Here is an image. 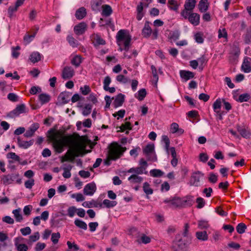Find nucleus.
Here are the masks:
<instances>
[{
    "label": "nucleus",
    "mask_w": 251,
    "mask_h": 251,
    "mask_svg": "<svg viewBox=\"0 0 251 251\" xmlns=\"http://www.w3.org/2000/svg\"><path fill=\"white\" fill-rule=\"evenodd\" d=\"M39 124L38 123H33L24 133V136L27 138L33 136L35 131L39 128Z\"/></svg>",
    "instance_id": "16"
},
{
    "label": "nucleus",
    "mask_w": 251,
    "mask_h": 251,
    "mask_svg": "<svg viewBox=\"0 0 251 251\" xmlns=\"http://www.w3.org/2000/svg\"><path fill=\"white\" fill-rule=\"evenodd\" d=\"M72 166L71 165H68L67 167L64 168V172L62 174L63 176L65 178H69L71 176V170Z\"/></svg>",
    "instance_id": "49"
},
{
    "label": "nucleus",
    "mask_w": 251,
    "mask_h": 251,
    "mask_svg": "<svg viewBox=\"0 0 251 251\" xmlns=\"http://www.w3.org/2000/svg\"><path fill=\"white\" fill-rule=\"evenodd\" d=\"M21 49L20 46H17L16 47H13L12 48V56L15 59L18 58L20 53L18 51Z\"/></svg>",
    "instance_id": "57"
},
{
    "label": "nucleus",
    "mask_w": 251,
    "mask_h": 251,
    "mask_svg": "<svg viewBox=\"0 0 251 251\" xmlns=\"http://www.w3.org/2000/svg\"><path fill=\"white\" fill-rule=\"evenodd\" d=\"M1 180L5 185L11 184L12 182L15 181L18 184H21L22 183V179L19 177L18 174H11L4 175L1 178Z\"/></svg>",
    "instance_id": "6"
},
{
    "label": "nucleus",
    "mask_w": 251,
    "mask_h": 251,
    "mask_svg": "<svg viewBox=\"0 0 251 251\" xmlns=\"http://www.w3.org/2000/svg\"><path fill=\"white\" fill-rule=\"evenodd\" d=\"M125 95L119 93L115 97L113 101V105L114 108H117L121 106L125 101Z\"/></svg>",
    "instance_id": "18"
},
{
    "label": "nucleus",
    "mask_w": 251,
    "mask_h": 251,
    "mask_svg": "<svg viewBox=\"0 0 251 251\" xmlns=\"http://www.w3.org/2000/svg\"><path fill=\"white\" fill-rule=\"evenodd\" d=\"M75 75L74 69L70 66L65 67L62 73V77L64 79H71Z\"/></svg>",
    "instance_id": "12"
},
{
    "label": "nucleus",
    "mask_w": 251,
    "mask_h": 251,
    "mask_svg": "<svg viewBox=\"0 0 251 251\" xmlns=\"http://www.w3.org/2000/svg\"><path fill=\"white\" fill-rule=\"evenodd\" d=\"M82 205L85 207L91 208V207H97L101 208L102 204L101 202L97 200H92L89 201H84L82 203Z\"/></svg>",
    "instance_id": "21"
},
{
    "label": "nucleus",
    "mask_w": 251,
    "mask_h": 251,
    "mask_svg": "<svg viewBox=\"0 0 251 251\" xmlns=\"http://www.w3.org/2000/svg\"><path fill=\"white\" fill-rule=\"evenodd\" d=\"M124 151V148L121 145L113 142L109 146L108 157L110 160H116L123 155Z\"/></svg>",
    "instance_id": "2"
},
{
    "label": "nucleus",
    "mask_w": 251,
    "mask_h": 251,
    "mask_svg": "<svg viewBox=\"0 0 251 251\" xmlns=\"http://www.w3.org/2000/svg\"><path fill=\"white\" fill-rule=\"evenodd\" d=\"M97 190L96 185L92 182L86 184L83 189L84 194L88 196H92Z\"/></svg>",
    "instance_id": "13"
},
{
    "label": "nucleus",
    "mask_w": 251,
    "mask_h": 251,
    "mask_svg": "<svg viewBox=\"0 0 251 251\" xmlns=\"http://www.w3.org/2000/svg\"><path fill=\"white\" fill-rule=\"evenodd\" d=\"M236 228L239 234H243L247 229V226L244 223H241L238 224Z\"/></svg>",
    "instance_id": "54"
},
{
    "label": "nucleus",
    "mask_w": 251,
    "mask_h": 251,
    "mask_svg": "<svg viewBox=\"0 0 251 251\" xmlns=\"http://www.w3.org/2000/svg\"><path fill=\"white\" fill-rule=\"evenodd\" d=\"M181 207L186 206H191L194 203V197L192 196H187L181 198Z\"/></svg>",
    "instance_id": "24"
},
{
    "label": "nucleus",
    "mask_w": 251,
    "mask_h": 251,
    "mask_svg": "<svg viewBox=\"0 0 251 251\" xmlns=\"http://www.w3.org/2000/svg\"><path fill=\"white\" fill-rule=\"evenodd\" d=\"M75 225L78 227L82 229L83 230H87V225L86 223L78 219H76L74 221Z\"/></svg>",
    "instance_id": "45"
},
{
    "label": "nucleus",
    "mask_w": 251,
    "mask_h": 251,
    "mask_svg": "<svg viewBox=\"0 0 251 251\" xmlns=\"http://www.w3.org/2000/svg\"><path fill=\"white\" fill-rule=\"evenodd\" d=\"M218 32L219 38H224L226 39V41H227L228 34L225 28H223L222 29H219Z\"/></svg>",
    "instance_id": "52"
},
{
    "label": "nucleus",
    "mask_w": 251,
    "mask_h": 251,
    "mask_svg": "<svg viewBox=\"0 0 251 251\" xmlns=\"http://www.w3.org/2000/svg\"><path fill=\"white\" fill-rule=\"evenodd\" d=\"M90 151H86L84 150V149H81L75 152L68 151L65 155L62 157L61 162L65 161L73 162L75 157H78L79 156H83L86 153L89 152Z\"/></svg>",
    "instance_id": "3"
},
{
    "label": "nucleus",
    "mask_w": 251,
    "mask_h": 251,
    "mask_svg": "<svg viewBox=\"0 0 251 251\" xmlns=\"http://www.w3.org/2000/svg\"><path fill=\"white\" fill-rule=\"evenodd\" d=\"M143 152L146 156L147 160L156 161L157 157L154 151V145L153 144H148L143 149Z\"/></svg>",
    "instance_id": "5"
},
{
    "label": "nucleus",
    "mask_w": 251,
    "mask_h": 251,
    "mask_svg": "<svg viewBox=\"0 0 251 251\" xmlns=\"http://www.w3.org/2000/svg\"><path fill=\"white\" fill-rule=\"evenodd\" d=\"M179 74L180 77L183 79L185 82L194 78L195 76V74L189 71L180 70Z\"/></svg>",
    "instance_id": "19"
},
{
    "label": "nucleus",
    "mask_w": 251,
    "mask_h": 251,
    "mask_svg": "<svg viewBox=\"0 0 251 251\" xmlns=\"http://www.w3.org/2000/svg\"><path fill=\"white\" fill-rule=\"evenodd\" d=\"M128 180L132 183H139L143 181V178L137 175H132L128 178Z\"/></svg>",
    "instance_id": "44"
},
{
    "label": "nucleus",
    "mask_w": 251,
    "mask_h": 251,
    "mask_svg": "<svg viewBox=\"0 0 251 251\" xmlns=\"http://www.w3.org/2000/svg\"><path fill=\"white\" fill-rule=\"evenodd\" d=\"M152 32V29L150 26V22L146 21L145 23L144 27L142 31V34L145 38H148L150 37Z\"/></svg>",
    "instance_id": "25"
},
{
    "label": "nucleus",
    "mask_w": 251,
    "mask_h": 251,
    "mask_svg": "<svg viewBox=\"0 0 251 251\" xmlns=\"http://www.w3.org/2000/svg\"><path fill=\"white\" fill-rule=\"evenodd\" d=\"M145 2H140L139 4L137 6L136 10L137 12H143L144 6L148 7L149 4L152 2V0H145Z\"/></svg>",
    "instance_id": "41"
},
{
    "label": "nucleus",
    "mask_w": 251,
    "mask_h": 251,
    "mask_svg": "<svg viewBox=\"0 0 251 251\" xmlns=\"http://www.w3.org/2000/svg\"><path fill=\"white\" fill-rule=\"evenodd\" d=\"M194 38L196 42L199 44H202L204 41L203 34L201 32L196 33L194 35Z\"/></svg>",
    "instance_id": "58"
},
{
    "label": "nucleus",
    "mask_w": 251,
    "mask_h": 251,
    "mask_svg": "<svg viewBox=\"0 0 251 251\" xmlns=\"http://www.w3.org/2000/svg\"><path fill=\"white\" fill-rule=\"evenodd\" d=\"M86 28V24L84 22H81L74 26V30L76 35H81L85 33Z\"/></svg>",
    "instance_id": "15"
},
{
    "label": "nucleus",
    "mask_w": 251,
    "mask_h": 251,
    "mask_svg": "<svg viewBox=\"0 0 251 251\" xmlns=\"http://www.w3.org/2000/svg\"><path fill=\"white\" fill-rule=\"evenodd\" d=\"M71 95L72 93L69 92H63L59 95L58 99L62 101V104H66L69 102Z\"/></svg>",
    "instance_id": "23"
},
{
    "label": "nucleus",
    "mask_w": 251,
    "mask_h": 251,
    "mask_svg": "<svg viewBox=\"0 0 251 251\" xmlns=\"http://www.w3.org/2000/svg\"><path fill=\"white\" fill-rule=\"evenodd\" d=\"M83 58L80 55H75L71 60V63L75 68L78 67L82 63Z\"/></svg>",
    "instance_id": "31"
},
{
    "label": "nucleus",
    "mask_w": 251,
    "mask_h": 251,
    "mask_svg": "<svg viewBox=\"0 0 251 251\" xmlns=\"http://www.w3.org/2000/svg\"><path fill=\"white\" fill-rule=\"evenodd\" d=\"M168 6L170 10L176 12L177 11L179 7V4L175 0H168Z\"/></svg>",
    "instance_id": "40"
},
{
    "label": "nucleus",
    "mask_w": 251,
    "mask_h": 251,
    "mask_svg": "<svg viewBox=\"0 0 251 251\" xmlns=\"http://www.w3.org/2000/svg\"><path fill=\"white\" fill-rule=\"evenodd\" d=\"M163 202L165 203H170V206L175 208L181 207V198L178 197L166 199Z\"/></svg>",
    "instance_id": "9"
},
{
    "label": "nucleus",
    "mask_w": 251,
    "mask_h": 251,
    "mask_svg": "<svg viewBox=\"0 0 251 251\" xmlns=\"http://www.w3.org/2000/svg\"><path fill=\"white\" fill-rule=\"evenodd\" d=\"M102 16L107 17L110 16L112 13V9L111 7L108 4H104L102 6Z\"/></svg>",
    "instance_id": "34"
},
{
    "label": "nucleus",
    "mask_w": 251,
    "mask_h": 251,
    "mask_svg": "<svg viewBox=\"0 0 251 251\" xmlns=\"http://www.w3.org/2000/svg\"><path fill=\"white\" fill-rule=\"evenodd\" d=\"M151 176L153 177H160L163 176L164 173L159 169H152L150 171Z\"/></svg>",
    "instance_id": "56"
},
{
    "label": "nucleus",
    "mask_w": 251,
    "mask_h": 251,
    "mask_svg": "<svg viewBox=\"0 0 251 251\" xmlns=\"http://www.w3.org/2000/svg\"><path fill=\"white\" fill-rule=\"evenodd\" d=\"M64 146V141L63 140H56L53 143L54 148L58 153L62 152Z\"/></svg>",
    "instance_id": "29"
},
{
    "label": "nucleus",
    "mask_w": 251,
    "mask_h": 251,
    "mask_svg": "<svg viewBox=\"0 0 251 251\" xmlns=\"http://www.w3.org/2000/svg\"><path fill=\"white\" fill-rule=\"evenodd\" d=\"M38 98L42 105L49 102L50 100V96L46 93L40 94L38 96Z\"/></svg>",
    "instance_id": "37"
},
{
    "label": "nucleus",
    "mask_w": 251,
    "mask_h": 251,
    "mask_svg": "<svg viewBox=\"0 0 251 251\" xmlns=\"http://www.w3.org/2000/svg\"><path fill=\"white\" fill-rule=\"evenodd\" d=\"M42 55L38 51L32 52L29 57L30 61L33 63H35L41 60Z\"/></svg>",
    "instance_id": "30"
},
{
    "label": "nucleus",
    "mask_w": 251,
    "mask_h": 251,
    "mask_svg": "<svg viewBox=\"0 0 251 251\" xmlns=\"http://www.w3.org/2000/svg\"><path fill=\"white\" fill-rule=\"evenodd\" d=\"M23 239L22 237H16L14 239V244L17 251H27L28 246L25 244H20V240Z\"/></svg>",
    "instance_id": "20"
},
{
    "label": "nucleus",
    "mask_w": 251,
    "mask_h": 251,
    "mask_svg": "<svg viewBox=\"0 0 251 251\" xmlns=\"http://www.w3.org/2000/svg\"><path fill=\"white\" fill-rule=\"evenodd\" d=\"M120 130L119 131L121 132H124L126 130H131L132 126L131 123L129 122H126L125 124H122L119 127Z\"/></svg>",
    "instance_id": "53"
},
{
    "label": "nucleus",
    "mask_w": 251,
    "mask_h": 251,
    "mask_svg": "<svg viewBox=\"0 0 251 251\" xmlns=\"http://www.w3.org/2000/svg\"><path fill=\"white\" fill-rule=\"evenodd\" d=\"M104 2V0H91V4L92 10L95 11H100Z\"/></svg>",
    "instance_id": "27"
},
{
    "label": "nucleus",
    "mask_w": 251,
    "mask_h": 251,
    "mask_svg": "<svg viewBox=\"0 0 251 251\" xmlns=\"http://www.w3.org/2000/svg\"><path fill=\"white\" fill-rule=\"evenodd\" d=\"M196 236L198 240L203 241H207L208 239V236L206 231L196 232Z\"/></svg>",
    "instance_id": "38"
},
{
    "label": "nucleus",
    "mask_w": 251,
    "mask_h": 251,
    "mask_svg": "<svg viewBox=\"0 0 251 251\" xmlns=\"http://www.w3.org/2000/svg\"><path fill=\"white\" fill-rule=\"evenodd\" d=\"M180 15L194 26H197L200 23V15L193 11L180 14Z\"/></svg>",
    "instance_id": "4"
},
{
    "label": "nucleus",
    "mask_w": 251,
    "mask_h": 251,
    "mask_svg": "<svg viewBox=\"0 0 251 251\" xmlns=\"http://www.w3.org/2000/svg\"><path fill=\"white\" fill-rule=\"evenodd\" d=\"M92 108V105L90 104H86L82 109V114L85 116H88L91 113Z\"/></svg>",
    "instance_id": "55"
},
{
    "label": "nucleus",
    "mask_w": 251,
    "mask_h": 251,
    "mask_svg": "<svg viewBox=\"0 0 251 251\" xmlns=\"http://www.w3.org/2000/svg\"><path fill=\"white\" fill-rule=\"evenodd\" d=\"M25 112V106L24 104H21L18 105L16 108L12 111H10L7 116L11 117L14 118L15 117L18 116L19 115Z\"/></svg>",
    "instance_id": "8"
},
{
    "label": "nucleus",
    "mask_w": 251,
    "mask_h": 251,
    "mask_svg": "<svg viewBox=\"0 0 251 251\" xmlns=\"http://www.w3.org/2000/svg\"><path fill=\"white\" fill-rule=\"evenodd\" d=\"M239 57V56H236L235 55L229 53L228 56V60L229 63L232 65H235L237 64Z\"/></svg>",
    "instance_id": "51"
},
{
    "label": "nucleus",
    "mask_w": 251,
    "mask_h": 251,
    "mask_svg": "<svg viewBox=\"0 0 251 251\" xmlns=\"http://www.w3.org/2000/svg\"><path fill=\"white\" fill-rule=\"evenodd\" d=\"M66 39L69 45L73 48H76L79 44V42L72 35H68Z\"/></svg>",
    "instance_id": "42"
},
{
    "label": "nucleus",
    "mask_w": 251,
    "mask_h": 251,
    "mask_svg": "<svg viewBox=\"0 0 251 251\" xmlns=\"http://www.w3.org/2000/svg\"><path fill=\"white\" fill-rule=\"evenodd\" d=\"M176 245L177 246L178 249L182 251H186L188 249V244L182 239H178L176 241Z\"/></svg>",
    "instance_id": "39"
},
{
    "label": "nucleus",
    "mask_w": 251,
    "mask_h": 251,
    "mask_svg": "<svg viewBox=\"0 0 251 251\" xmlns=\"http://www.w3.org/2000/svg\"><path fill=\"white\" fill-rule=\"evenodd\" d=\"M21 209L20 208L13 210L12 213L14 214V218L17 222H21L23 220L22 215L21 214Z\"/></svg>",
    "instance_id": "43"
},
{
    "label": "nucleus",
    "mask_w": 251,
    "mask_h": 251,
    "mask_svg": "<svg viewBox=\"0 0 251 251\" xmlns=\"http://www.w3.org/2000/svg\"><path fill=\"white\" fill-rule=\"evenodd\" d=\"M209 226L208 222L204 220H201L198 222V227L200 229H207Z\"/></svg>",
    "instance_id": "60"
},
{
    "label": "nucleus",
    "mask_w": 251,
    "mask_h": 251,
    "mask_svg": "<svg viewBox=\"0 0 251 251\" xmlns=\"http://www.w3.org/2000/svg\"><path fill=\"white\" fill-rule=\"evenodd\" d=\"M143 189L145 193L147 195H151L153 193L152 189L150 187L149 183L147 182H145L143 184Z\"/></svg>",
    "instance_id": "50"
},
{
    "label": "nucleus",
    "mask_w": 251,
    "mask_h": 251,
    "mask_svg": "<svg viewBox=\"0 0 251 251\" xmlns=\"http://www.w3.org/2000/svg\"><path fill=\"white\" fill-rule=\"evenodd\" d=\"M86 15V9L83 7H81L78 9L75 14V17L78 20H81L84 17H85Z\"/></svg>",
    "instance_id": "32"
},
{
    "label": "nucleus",
    "mask_w": 251,
    "mask_h": 251,
    "mask_svg": "<svg viewBox=\"0 0 251 251\" xmlns=\"http://www.w3.org/2000/svg\"><path fill=\"white\" fill-rule=\"evenodd\" d=\"M241 69L245 73H249L251 72V58L248 56L244 58Z\"/></svg>",
    "instance_id": "14"
},
{
    "label": "nucleus",
    "mask_w": 251,
    "mask_h": 251,
    "mask_svg": "<svg viewBox=\"0 0 251 251\" xmlns=\"http://www.w3.org/2000/svg\"><path fill=\"white\" fill-rule=\"evenodd\" d=\"M237 130L241 136L245 139H249L251 137V132L248 128L238 126Z\"/></svg>",
    "instance_id": "17"
},
{
    "label": "nucleus",
    "mask_w": 251,
    "mask_h": 251,
    "mask_svg": "<svg viewBox=\"0 0 251 251\" xmlns=\"http://www.w3.org/2000/svg\"><path fill=\"white\" fill-rule=\"evenodd\" d=\"M203 176L204 174L201 171H198L194 172L191 176L190 181V185L196 187L200 186V179Z\"/></svg>",
    "instance_id": "7"
},
{
    "label": "nucleus",
    "mask_w": 251,
    "mask_h": 251,
    "mask_svg": "<svg viewBox=\"0 0 251 251\" xmlns=\"http://www.w3.org/2000/svg\"><path fill=\"white\" fill-rule=\"evenodd\" d=\"M229 54L235 55L236 56L240 55L241 53L240 48L239 47L238 43H234L231 47V50H230Z\"/></svg>",
    "instance_id": "33"
},
{
    "label": "nucleus",
    "mask_w": 251,
    "mask_h": 251,
    "mask_svg": "<svg viewBox=\"0 0 251 251\" xmlns=\"http://www.w3.org/2000/svg\"><path fill=\"white\" fill-rule=\"evenodd\" d=\"M180 36V32L178 30L170 31L168 35V38L171 41H176L178 39Z\"/></svg>",
    "instance_id": "36"
},
{
    "label": "nucleus",
    "mask_w": 251,
    "mask_h": 251,
    "mask_svg": "<svg viewBox=\"0 0 251 251\" xmlns=\"http://www.w3.org/2000/svg\"><path fill=\"white\" fill-rule=\"evenodd\" d=\"M147 95V91L145 88H142L140 89L138 92L137 94H135V98H136L138 100L141 101L143 100L144 98L146 97Z\"/></svg>",
    "instance_id": "47"
},
{
    "label": "nucleus",
    "mask_w": 251,
    "mask_h": 251,
    "mask_svg": "<svg viewBox=\"0 0 251 251\" xmlns=\"http://www.w3.org/2000/svg\"><path fill=\"white\" fill-rule=\"evenodd\" d=\"M60 238V234L59 232L53 233L51 234V240L54 244H56Z\"/></svg>",
    "instance_id": "61"
},
{
    "label": "nucleus",
    "mask_w": 251,
    "mask_h": 251,
    "mask_svg": "<svg viewBox=\"0 0 251 251\" xmlns=\"http://www.w3.org/2000/svg\"><path fill=\"white\" fill-rule=\"evenodd\" d=\"M251 98L250 94L248 93H244L240 95L237 101L240 102H247Z\"/></svg>",
    "instance_id": "48"
},
{
    "label": "nucleus",
    "mask_w": 251,
    "mask_h": 251,
    "mask_svg": "<svg viewBox=\"0 0 251 251\" xmlns=\"http://www.w3.org/2000/svg\"><path fill=\"white\" fill-rule=\"evenodd\" d=\"M34 140L31 139L29 141H25L22 140L20 137L17 138V142L19 147L23 149H27L34 143Z\"/></svg>",
    "instance_id": "26"
},
{
    "label": "nucleus",
    "mask_w": 251,
    "mask_h": 251,
    "mask_svg": "<svg viewBox=\"0 0 251 251\" xmlns=\"http://www.w3.org/2000/svg\"><path fill=\"white\" fill-rule=\"evenodd\" d=\"M90 38L95 47L100 45H104L106 44L105 41L98 33L92 34L90 36Z\"/></svg>",
    "instance_id": "11"
},
{
    "label": "nucleus",
    "mask_w": 251,
    "mask_h": 251,
    "mask_svg": "<svg viewBox=\"0 0 251 251\" xmlns=\"http://www.w3.org/2000/svg\"><path fill=\"white\" fill-rule=\"evenodd\" d=\"M222 100L220 98L217 99L213 104V110L215 112H218L221 111Z\"/></svg>",
    "instance_id": "46"
},
{
    "label": "nucleus",
    "mask_w": 251,
    "mask_h": 251,
    "mask_svg": "<svg viewBox=\"0 0 251 251\" xmlns=\"http://www.w3.org/2000/svg\"><path fill=\"white\" fill-rule=\"evenodd\" d=\"M196 0H185L184 4V9L181 11L180 14L193 11L196 6Z\"/></svg>",
    "instance_id": "10"
},
{
    "label": "nucleus",
    "mask_w": 251,
    "mask_h": 251,
    "mask_svg": "<svg viewBox=\"0 0 251 251\" xmlns=\"http://www.w3.org/2000/svg\"><path fill=\"white\" fill-rule=\"evenodd\" d=\"M196 201L197 203V208H199V209L202 208L205 205V203L204 200L201 197L198 198L196 199Z\"/></svg>",
    "instance_id": "62"
},
{
    "label": "nucleus",
    "mask_w": 251,
    "mask_h": 251,
    "mask_svg": "<svg viewBox=\"0 0 251 251\" xmlns=\"http://www.w3.org/2000/svg\"><path fill=\"white\" fill-rule=\"evenodd\" d=\"M117 81L120 83L126 84L128 82V79L123 75H119L116 76Z\"/></svg>",
    "instance_id": "64"
},
{
    "label": "nucleus",
    "mask_w": 251,
    "mask_h": 251,
    "mask_svg": "<svg viewBox=\"0 0 251 251\" xmlns=\"http://www.w3.org/2000/svg\"><path fill=\"white\" fill-rule=\"evenodd\" d=\"M209 6L208 0H201L198 4V9L201 13L207 11Z\"/></svg>",
    "instance_id": "28"
},
{
    "label": "nucleus",
    "mask_w": 251,
    "mask_h": 251,
    "mask_svg": "<svg viewBox=\"0 0 251 251\" xmlns=\"http://www.w3.org/2000/svg\"><path fill=\"white\" fill-rule=\"evenodd\" d=\"M18 8L17 6H16L15 5L10 6L8 8V10H7L8 16L10 18H12L13 15V13L18 10Z\"/></svg>",
    "instance_id": "63"
},
{
    "label": "nucleus",
    "mask_w": 251,
    "mask_h": 251,
    "mask_svg": "<svg viewBox=\"0 0 251 251\" xmlns=\"http://www.w3.org/2000/svg\"><path fill=\"white\" fill-rule=\"evenodd\" d=\"M99 23L100 26H104L106 25L110 26L111 24V19L100 18Z\"/></svg>",
    "instance_id": "59"
},
{
    "label": "nucleus",
    "mask_w": 251,
    "mask_h": 251,
    "mask_svg": "<svg viewBox=\"0 0 251 251\" xmlns=\"http://www.w3.org/2000/svg\"><path fill=\"white\" fill-rule=\"evenodd\" d=\"M102 204V207H106L107 208H112L117 204L116 201H111L108 199H105L103 201Z\"/></svg>",
    "instance_id": "35"
},
{
    "label": "nucleus",
    "mask_w": 251,
    "mask_h": 251,
    "mask_svg": "<svg viewBox=\"0 0 251 251\" xmlns=\"http://www.w3.org/2000/svg\"><path fill=\"white\" fill-rule=\"evenodd\" d=\"M116 43L118 46H121L124 43V50L128 51L131 41V36L126 29H120L116 36Z\"/></svg>",
    "instance_id": "1"
},
{
    "label": "nucleus",
    "mask_w": 251,
    "mask_h": 251,
    "mask_svg": "<svg viewBox=\"0 0 251 251\" xmlns=\"http://www.w3.org/2000/svg\"><path fill=\"white\" fill-rule=\"evenodd\" d=\"M146 170V167L143 166H140L138 167L131 168L128 170L126 172L128 173H134V175H142L143 174H147L148 172L145 171Z\"/></svg>",
    "instance_id": "22"
}]
</instances>
